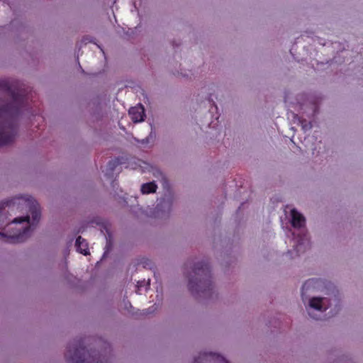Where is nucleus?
Wrapping results in <instances>:
<instances>
[{"label":"nucleus","instance_id":"39448f33","mask_svg":"<svg viewBox=\"0 0 363 363\" xmlns=\"http://www.w3.org/2000/svg\"><path fill=\"white\" fill-rule=\"evenodd\" d=\"M291 225L299 231L297 234L295 232L292 233L295 240L294 250L296 252L297 256H298L309 248V240L304 229L306 219L296 209L291 211Z\"/></svg>","mask_w":363,"mask_h":363},{"label":"nucleus","instance_id":"ddd939ff","mask_svg":"<svg viewBox=\"0 0 363 363\" xmlns=\"http://www.w3.org/2000/svg\"><path fill=\"white\" fill-rule=\"evenodd\" d=\"M150 279H148V281L147 282L145 280L138 281V284L136 286H137L136 292L138 294H141V291H142L143 288H145V290L147 291L150 286Z\"/></svg>","mask_w":363,"mask_h":363},{"label":"nucleus","instance_id":"6e6552de","mask_svg":"<svg viewBox=\"0 0 363 363\" xmlns=\"http://www.w3.org/2000/svg\"><path fill=\"white\" fill-rule=\"evenodd\" d=\"M194 363H230L223 357L212 352L201 353L194 359Z\"/></svg>","mask_w":363,"mask_h":363},{"label":"nucleus","instance_id":"f8f14e48","mask_svg":"<svg viewBox=\"0 0 363 363\" xmlns=\"http://www.w3.org/2000/svg\"><path fill=\"white\" fill-rule=\"evenodd\" d=\"M316 283L317 280L315 279H310L307 280L302 286V296H303L308 291L314 289L315 287Z\"/></svg>","mask_w":363,"mask_h":363},{"label":"nucleus","instance_id":"0eeeda50","mask_svg":"<svg viewBox=\"0 0 363 363\" xmlns=\"http://www.w3.org/2000/svg\"><path fill=\"white\" fill-rule=\"evenodd\" d=\"M330 305L331 303L328 298L313 297L309 301L308 315L314 319H318V317L313 314V311L323 313L325 311Z\"/></svg>","mask_w":363,"mask_h":363},{"label":"nucleus","instance_id":"423d86ee","mask_svg":"<svg viewBox=\"0 0 363 363\" xmlns=\"http://www.w3.org/2000/svg\"><path fill=\"white\" fill-rule=\"evenodd\" d=\"M174 201V194L172 191L168 188L164 197L161 198L155 208L156 216L164 218L169 214L172 203Z\"/></svg>","mask_w":363,"mask_h":363},{"label":"nucleus","instance_id":"dca6fc26","mask_svg":"<svg viewBox=\"0 0 363 363\" xmlns=\"http://www.w3.org/2000/svg\"><path fill=\"white\" fill-rule=\"evenodd\" d=\"M119 164L118 159L111 160L108 162V168L111 172H113L116 167Z\"/></svg>","mask_w":363,"mask_h":363},{"label":"nucleus","instance_id":"7ed1b4c3","mask_svg":"<svg viewBox=\"0 0 363 363\" xmlns=\"http://www.w3.org/2000/svg\"><path fill=\"white\" fill-rule=\"evenodd\" d=\"M109 343L101 338H79L71 342L65 354L71 363H108L111 354Z\"/></svg>","mask_w":363,"mask_h":363},{"label":"nucleus","instance_id":"4468645a","mask_svg":"<svg viewBox=\"0 0 363 363\" xmlns=\"http://www.w3.org/2000/svg\"><path fill=\"white\" fill-rule=\"evenodd\" d=\"M104 228L106 230L107 235H106V251L104 252V256L107 252H108L112 249V247H113V243H112V241H111V234L108 231V229L106 227Z\"/></svg>","mask_w":363,"mask_h":363},{"label":"nucleus","instance_id":"9d476101","mask_svg":"<svg viewBox=\"0 0 363 363\" xmlns=\"http://www.w3.org/2000/svg\"><path fill=\"white\" fill-rule=\"evenodd\" d=\"M75 246L77 248V250L80 253L86 255L89 254V248H88V243L84 238H82V236H78L76 242Z\"/></svg>","mask_w":363,"mask_h":363},{"label":"nucleus","instance_id":"f257e3e1","mask_svg":"<svg viewBox=\"0 0 363 363\" xmlns=\"http://www.w3.org/2000/svg\"><path fill=\"white\" fill-rule=\"evenodd\" d=\"M38 203L31 198H13L0 203V239L10 243L26 241L40 219Z\"/></svg>","mask_w":363,"mask_h":363},{"label":"nucleus","instance_id":"f03ea898","mask_svg":"<svg viewBox=\"0 0 363 363\" xmlns=\"http://www.w3.org/2000/svg\"><path fill=\"white\" fill-rule=\"evenodd\" d=\"M28 91L0 80V146L14 141L17 134L16 118L28 109Z\"/></svg>","mask_w":363,"mask_h":363},{"label":"nucleus","instance_id":"1a4fd4ad","mask_svg":"<svg viewBox=\"0 0 363 363\" xmlns=\"http://www.w3.org/2000/svg\"><path fill=\"white\" fill-rule=\"evenodd\" d=\"M129 115L133 123L143 121L145 118V109L143 106L132 107L129 110Z\"/></svg>","mask_w":363,"mask_h":363},{"label":"nucleus","instance_id":"9b49d317","mask_svg":"<svg viewBox=\"0 0 363 363\" xmlns=\"http://www.w3.org/2000/svg\"><path fill=\"white\" fill-rule=\"evenodd\" d=\"M157 186L154 182L143 184L141 186L140 191L143 194H147L156 192Z\"/></svg>","mask_w":363,"mask_h":363},{"label":"nucleus","instance_id":"f3484780","mask_svg":"<svg viewBox=\"0 0 363 363\" xmlns=\"http://www.w3.org/2000/svg\"><path fill=\"white\" fill-rule=\"evenodd\" d=\"M152 132L151 131V133H150V135L146 137L145 139L140 140V142L141 143V144L143 145H145V144H148L150 143V142L152 141Z\"/></svg>","mask_w":363,"mask_h":363},{"label":"nucleus","instance_id":"2eb2a0df","mask_svg":"<svg viewBox=\"0 0 363 363\" xmlns=\"http://www.w3.org/2000/svg\"><path fill=\"white\" fill-rule=\"evenodd\" d=\"M298 122L304 131L309 130L312 128L311 122H308L306 119L298 118Z\"/></svg>","mask_w":363,"mask_h":363},{"label":"nucleus","instance_id":"20e7f679","mask_svg":"<svg viewBox=\"0 0 363 363\" xmlns=\"http://www.w3.org/2000/svg\"><path fill=\"white\" fill-rule=\"evenodd\" d=\"M188 278V289L197 300H207L216 297L212 281L211 267L206 261L185 264Z\"/></svg>","mask_w":363,"mask_h":363}]
</instances>
